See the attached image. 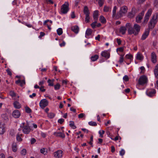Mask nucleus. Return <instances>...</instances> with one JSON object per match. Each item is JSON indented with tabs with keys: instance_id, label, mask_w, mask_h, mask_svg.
<instances>
[{
	"instance_id": "1",
	"label": "nucleus",
	"mask_w": 158,
	"mask_h": 158,
	"mask_svg": "<svg viewBox=\"0 0 158 158\" xmlns=\"http://www.w3.org/2000/svg\"><path fill=\"white\" fill-rule=\"evenodd\" d=\"M126 27L128 29V32L129 34H134L135 35H137L138 34L141 28L140 26L136 24H134L133 27L130 23H127Z\"/></svg>"
},
{
	"instance_id": "2",
	"label": "nucleus",
	"mask_w": 158,
	"mask_h": 158,
	"mask_svg": "<svg viewBox=\"0 0 158 158\" xmlns=\"http://www.w3.org/2000/svg\"><path fill=\"white\" fill-rule=\"evenodd\" d=\"M158 18V14L157 13L155 14L149 24V27L150 29H152L154 28L157 21Z\"/></svg>"
},
{
	"instance_id": "3",
	"label": "nucleus",
	"mask_w": 158,
	"mask_h": 158,
	"mask_svg": "<svg viewBox=\"0 0 158 158\" xmlns=\"http://www.w3.org/2000/svg\"><path fill=\"white\" fill-rule=\"evenodd\" d=\"M24 123H23L20 125V128L18 130L20 131L22 130L23 133L24 134H28L31 131V129L28 125H25Z\"/></svg>"
},
{
	"instance_id": "4",
	"label": "nucleus",
	"mask_w": 158,
	"mask_h": 158,
	"mask_svg": "<svg viewBox=\"0 0 158 158\" xmlns=\"http://www.w3.org/2000/svg\"><path fill=\"white\" fill-rule=\"evenodd\" d=\"M127 7L126 6L121 7L119 11L117 13V18H120L123 16L127 11Z\"/></svg>"
},
{
	"instance_id": "5",
	"label": "nucleus",
	"mask_w": 158,
	"mask_h": 158,
	"mask_svg": "<svg viewBox=\"0 0 158 158\" xmlns=\"http://www.w3.org/2000/svg\"><path fill=\"white\" fill-rule=\"evenodd\" d=\"M83 12L84 14L85 15V21L87 22H89L90 17L89 14L90 12L87 6H85L84 7Z\"/></svg>"
},
{
	"instance_id": "6",
	"label": "nucleus",
	"mask_w": 158,
	"mask_h": 158,
	"mask_svg": "<svg viewBox=\"0 0 158 158\" xmlns=\"http://www.w3.org/2000/svg\"><path fill=\"white\" fill-rule=\"evenodd\" d=\"M69 10V4L68 3L66 2L61 6V12L62 14H65L67 13Z\"/></svg>"
},
{
	"instance_id": "7",
	"label": "nucleus",
	"mask_w": 158,
	"mask_h": 158,
	"mask_svg": "<svg viewBox=\"0 0 158 158\" xmlns=\"http://www.w3.org/2000/svg\"><path fill=\"white\" fill-rule=\"evenodd\" d=\"M138 81L139 85H143L147 83V78L145 76H142L139 78Z\"/></svg>"
},
{
	"instance_id": "8",
	"label": "nucleus",
	"mask_w": 158,
	"mask_h": 158,
	"mask_svg": "<svg viewBox=\"0 0 158 158\" xmlns=\"http://www.w3.org/2000/svg\"><path fill=\"white\" fill-rule=\"evenodd\" d=\"M156 93V91L154 89H148L146 92V94L149 97L154 96Z\"/></svg>"
},
{
	"instance_id": "9",
	"label": "nucleus",
	"mask_w": 158,
	"mask_h": 158,
	"mask_svg": "<svg viewBox=\"0 0 158 158\" xmlns=\"http://www.w3.org/2000/svg\"><path fill=\"white\" fill-rule=\"evenodd\" d=\"M63 152L61 150H58L53 153L54 156L56 158H61L62 156Z\"/></svg>"
},
{
	"instance_id": "10",
	"label": "nucleus",
	"mask_w": 158,
	"mask_h": 158,
	"mask_svg": "<svg viewBox=\"0 0 158 158\" xmlns=\"http://www.w3.org/2000/svg\"><path fill=\"white\" fill-rule=\"evenodd\" d=\"M39 104L42 108H44L48 105V102L46 99H44L40 101Z\"/></svg>"
},
{
	"instance_id": "11",
	"label": "nucleus",
	"mask_w": 158,
	"mask_h": 158,
	"mask_svg": "<svg viewBox=\"0 0 158 158\" xmlns=\"http://www.w3.org/2000/svg\"><path fill=\"white\" fill-rule=\"evenodd\" d=\"M144 14V11L143 10L136 17V20L137 23H140L141 22V20L143 18Z\"/></svg>"
},
{
	"instance_id": "12",
	"label": "nucleus",
	"mask_w": 158,
	"mask_h": 158,
	"mask_svg": "<svg viewBox=\"0 0 158 158\" xmlns=\"http://www.w3.org/2000/svg\"><path fill=\"white\" fill-rule=\"evenodd\" d=\"M102 56L106 59H108L110 56V53L107 50H105L102 52Z\"/></svg>"
},
{
	"instance_id": "13",
	"label": "nucleus",
	"mask_w": 158,
	"mask_h": 158,
	"mask_svg": "<svg viewBox=\"0 0 158 158\" xmlns=\"http://www.w3.org/2000/svg\"><path fill=\"white\" fill-rule=\"evenodd\" d=\"M21 115L20 111L18 110H14L12 113V115L15 118H19Z\"/></svg>"
},
{
	"instance_id": "14",
	"label": "nucleus",
	"mask_w": 158,
	"mask_h": 158,
	"mask_svg": "<svg viewBox=\"0 0 158 158\" xmlns=\"http://www.w3.org/2000/svg\"><path fill=\"white\" fill-rule=\"evenodd\" d=\"M151 59L152 62L153 63H155L156 61V56L154 52L151 53Z\"/></svg>"
},
{
	"instance_id": "15",
	"label": "nucleus",
	"mask_w": 158,
	"mask_h": 158,
	"mask_svg": "<svg viewBox=\"0 0 158 158\" xmlns=\"http://www.w3.org/2000/svg\"><path fill=\"white\" fill-rule=\"evenodd\" d=\"M149 31L148 30L146 31L142 36L141 39L142 40H145L149 34Z\"/></svg>"
},
{
	"instance_id": "16",
	"label": "nucleus",
	"mask_w": 158,
	"mask_h": 158,
	"mask_svg": "<svg viewBox=\"0 0 158 158\" xmlns=\"http://www.w3.org/2000/svg\"><path fill=\"white\" fill-rule=\"evenodd\" d=\"M53 134L56 136L62 138H64L65 137L64 134L62 132H55Z\"/></svg>"
},
{
	"instance_id": "17",
	"label": "nucleus",
	"mask_w": 158,
	"mask_h": 158,
	"mask_svg": "<svg viewBox=\"0 0 158 158\" xmlns=\"http://www.w3.org/2000/svg\"><path fill=\"white\" fill-rule=\"evenodd\" d=\"M5 132L4 125L2 123H0V134H3Z\"/></svg>"
},
{
	"instance_id": "18",
	"label": "nucleus",
	"mask_w": 158,
	"mask_h": 158,
	"mask_svg": "<svg viewBox=\"0 0 158 158\" xmlns=\"http://www.w3.org/2000/svg\"><path fill=\"white\" fill-rule=\"evenodd\" d=\"M71 29L76 34H77L79 31V28L77 26H74L72 27Z\"/></svg>"
},
{
	"instance_id": "19",
	"label": "nucleus",
	"mask_w": 158,
	"mask_h": 158,
	"mask_svg": "<svg viewBox=\"0 0 158 158\" xmlns=\"http://www.w3.org/2000/svg\"><path fill=\"white\" fill-rule=\"evenodd\" d=\"M117 8L116 6H114V7L112 11V16L113 17H114L116 19H118L119 18H117V14L116 15V11L117 10Z\"/></svg>"
},
{
	"instance_id": "20",
	"label": "nucleus",
	"mask_w": 158,
	"mask_h": 158,
	"mask_svg": "<svg viewBox=\"0 0 158 158\" xmlns=\"http://www.w3.org/2000/svg\"><path fill=\"white\" fill-rule=\"evenodd\" d=\"M14 107L16 109H19L21 107V105L17 101H15L13 103Z\"/></svg>"
},
{
	"instance_id": "21",
	"label": "nucleus",
	"mask_w": 158,
	"mask_h": 158,
	"mask_svg": "<svg viewBox=\"0 0 158 158\" xmlns=\"http://www.w3.org/2000/svg\"><path fill=\"white\" fill-rule=\"evenodd\" d=\"M98 11L97 10L95 11L93 14V17L95 21H97V20L98 17Z\"/></svg>"
},
{
	"instance_id": "22",
	"label": "nucleus",
	"mask_w": 158,
	"mask_h": 158,
	"mask_svg": "<svg viewBox=\"0 0 158 158\" xmlns=\"http://www.w3.org/2000/svg\"><path fill=\"white\" fill-rule=\"evenodd\" d=\"M136 58L137 60H141L143 59V57L142 55L139 52H138L137 54Z\"/></svg>"
},
{
	"instance_id": "23",
	"label": "nucleus",
	"mask_w": 158,
	"mask_h": 158,
	"mask_svg": "<svg viewBox=\"0 0 158 158\" xmlns=\"http://www.w3.org/2000/svg\"><path fill=\"white\" fill-rule=\"evenodd\" d=\"M92 33V30L90 29H88L85 32V36L86 38H87V36L91 35Z\"/></svg>"
},
{
	"instance_id": "24",
	"label": "nucleus",
	"mask_w": 158,
	"mask_h": 158,
	"mask_svg": "<svg viewBox=\"0 0 158 158\" xmlns=\"http://www.w3.org/2000/svg\"><path fill=\"white\" fill-rule=\"evenodd\" d=\"M99 58V56L98 55H95L94 56H92L91 57V60L92 61H95L97 60Z\"/></svg>"
},
{
	"instance_id": "25",
	"label": "nucleus",
	"mask_w": 158,
	"mask_h": 158,
	"mask_svg": "<svg viewBox=\"0 0 158 158\" xmlns=\"http://www.w3.org/2000/svg\"><path fill=\"white\" fill-rule=\"evenodd\" d=\"M127 29L124 27H122L120 29V32L122 34H124L125 33Z\"/></svg>"
},
{
	"instance_id": "26",
	"label": "nucleus",
	"mask_w": 158,
	"mask_h": 158,
	"mask_svg": "<svg viewBox=\"0 0 158 158\" xmlns=\"http://www.w3.org/2000/svg\"><path fill=\"white\" fill-rule=\"evenodd\" d=\"M54 81V80H50L48 79V85L50 86H53V82Z\"/></svg>"
},
{
	"instance_id": "27",
	"label": "nucleus",
	"mask_w": 158,
	"mask_h": 158,
	"mask_svg": "<svg viewBox=\"0 0 158 158\" xmlns=\"http://www.w3.org/2000/svg\"><path fill=\"white\" fill-rule=\"evenodd\" d=\"M69 125L73 129H75L76 128V126L74 125V123L73 121H70L69 122Z\"/></svg>"
},
{
	"instance_id": "28",
	"label": "nucleus",
	"mask_w": 158,
	"mask_h": 158,
	"mask_svg": "<svg viewBox=\"0 0 158 158\" xmlns=\"http://www.w3.org/2000/svg\"><path fill=\"white\" fill-rule=\"evenodd\" d=\"M100 20L102 23H105L106 22L105 18L102 16H100Z\"/></svg>"
},
{
	"instance_id": "29",
	"label": "nucleus",
	"mask_w": 158,
	"mask_h": 158,
	"mask_svg": "<svg viewBox=\"0 0 158 158\" xmlns=\"http://www.w3.org/2000/svg\"><path fill=\"white\" fill-rule=\"evenodd\" d=\"M120 57L119 58V62L120 63H122L123 61V57L124 56V54H121L120 55Z\"/></svg>"
},
{
	"instance_id": "30",
	"label": "nucleus",
	"mask_w": 158,
	"mask_h": 158,
	"mask_svg": "<svg viewBox=\"0 0 158 158\" xmlns=\"http://www.w3.org/2000/svg\"><path fill=\"white\" fill-rule=\"evenodd\" d=\"M103 10L105 12H108L111 10V8L105 6H104Z\"/></svg>"
},
{
	"instance_id": "31",
	"label": "nucleus",
	"mask_w": 158,
	"mask_h": 158,
	"mask_svg": "<svg viewBox=\"0 0 158 158\" xmlns=\"http://www.w3.org/2000/svg\"><path fill=\"white\" fill-rule=\"evenodd\" d=\"M56 31L58 35H61L63 33L62 29L61 28H59Z\"/></svg>"
},
{
	"instance_id": "32",
	"label": "nucleus",
	"mask_w": 158,
	"mask_h": 158,
	"mask_svg": "<svg viewBox=\"0 0 158 158\" xmlns=\"http://www.w3.org/2000/svg\"><path fill=\"white\" fill-rule=\"evenodd\" d=\"M152 9H150L148 10L147 12L146 13L145 15L149 17L152 13Z\"/></svg>"
},
{
	"instance_id": "33",
	"label": "nucleus",
	"mask_w": 158,
	"mask_h": 158,
	"mask_svg": "<svg viewBox=\"0 0 158 158\" xmlns=\"http://www.w3.org/2000/svg\"><path fill=\"white\" fill-rule=\"evenodd\" d=\"M48 115L49 118H53L54 117L55 114L54 113L51 112L48 113Z\"/></svg>"
},
{
	"instance_id": "34",
	"label": "nucleus",
	"mask_w": 158,
	"mask_h": 158,
	"mask_svg": "<svg viewBox=\"0 0 158 158\" xmlns=\"http://www.w3.org/2000/svg\"><path fill=\"white\" fill-rule=\"evenodd\" d=\"M149 17L148 16L145 15L143 23L144 24L146 23L149 19Z\"/></svg>"
},
{
	"instance_id": "35",
	"label": "nucleus",
	"mask_w": 158,
	"mask_h": 158,
	"mask_svg": "<svg viewBox=\"0 0 158 158\" xmlns=\"http://www.w3.org/2000/svg\"><path fill=\"white\" fill-rule=\"evenodd\" d=\"M91 126H96L97 125V124L95 122L91 121L88 123Z\"/></svg>"
},
{
	"instance_id": "36",
	"label": "nucleus",
	"mask_w": 158,
	"mask_h": 158,
	"mask_svg": "<svg viewBox=\"0 0 158 158\" xmlns=\"http://www.w3.org/2000/svg\"><path fill=\"white\" fill-rule=\"evenodd\" d=\"M105 133V131L103 130H100L99 131V133L100 134V137L102 138L103 137V135Z\"/></svg>"
},
{
	"instance_id": "37",
	"label": "nucleus",
	"mask_w": 158,
	"mask_h": 158,
	"mask_svg": "<svg viewBox=\"0 0 158 158\" xmlns=\"http://www.w3.org/2000/svg\"><path fill=\"white\" fill-rule=\"evenodd\" d=\"M10 95L12 97H15L16 96V94L13 91H11L10 92Z\"/></svg>"
},
{
	"instance_id": "38",
	"label": "nucleus",
	"mask_w": 158,
	"mask_h": 158,
	"mask_svg": "<svg viewBox=\"0 0 158 158\" xmlns=\"http://www.w3.org/2000/svg\"><path fill=\"white\" fill-rule=\"evenodd\" d=\"M25 111L27 113H30L31 112V110L27 106L26 107Z\"/></svg>"
},
{
	"instance_id": "39",
	"label": "nucleus",
	"mask_w": 158,
	"mask_h": 158,
	"mask_svg": "<svg viewBox=\"0 0 158 158\" xmlns=\"http://www.w3.org/2000/svg\"><path fill=\"white\" fill-rule=\"evenodd\" d=\"M60 85L59 83H57L56 85H54V89L56 90H57L60 89Z\"/></svg>"
},
{
	"instance_id": "40",
	"label": "nucleus",
	"mask_w": 158,
	"mask_h": 158,
	"mask_svg": "<svg viewBox=\"0 0 158 158\" xmlns=\"http://www.w3.org/2000/svg\"><path fill=\"white\" fill-rule=\"evenodd\" d=\"M12 151L15 152L17 151V146L15 144H13L12 146Z\"/></svg>"
},
{
	"instance_id": "41",
	"label": "nucleus",
	"mask_w": 158,
	"mask_h": 158,
	"mask_svg": "<svg viewBox=\"0 0 158 158\" xmlns=\"http://www.w3.org/2000/svg\"><path fill=\"white\" fill-rule=\"evenodd\" d=\"M125 57L127 59H130V60H131L132 58V56L130 55V54H127L126 56Z\"/></svg>"
},
{
	"instance_id": "42",
	"label": "nucleus",
	"mask_w": 158,
	"mask_h": 158,
	"mask_svg": "<svg viewBox=\"0 0 158 158\" xmlns=\"http://www.w3.org/2000/svg\"><path fill=\"white\" fill-rule=\"evenodd\" d=\"M40 152L44 155H46L47 153V152L45 151V149L44 148H41L40 150Z\"/></svg>"
},
{
	"instance_id": "43",
	"label": "nucleus",
	"mask_w": 158,
	"mask_h": 158,
	"mask_svg": "<svg viewBox=\"0 0 158 158\" xmlns=\"http://www.w3.org/2000/svg\"><path fill=\"white\" fill-rule=\"evenodd\" d=\"M125 153V151L123 149H122L119 152V154L120 155L123 156L124 155Z\"/></svg>"
},
{
	"instance_id": "44",
	"label": "nucleus",
	"mask_w": 158,
	"mask_h": 158,
	"mask_svg": "<svg viewBox=\"0 0 158 158\" xmlns=\"http://www.w3.org/2000/svg\"><path fill=\"white\" fill-rule=\"evenodd\" d=\"M27 153L26 150L25 149H23L21 152V153L22 155H24L26 154Z\"/></svg>"
},
{
	"instance_id": "45",
	"label": "nucleus",
	"mask_w": 158,
	"mask_h": 158,
	"mask_svg": "<svg viewBox=\"0 0 158 158\" xmlns=\"http://www.w3.org/2000/svg\"><path fill=\"white\" fill-rule=\"evenodd\" d=\"M154 5L155 7L158 8V0H155Z\"/></svg>"
},
{
	"instance_id": "46",
	"label": "nucleus",
	"mask_w": 158,
	"mask_h": 158,
	"mask_svg": "<svg viewBox=\"0 0 158 158\" xmlns=\"http://www.w3.org/2000/svg\"><path fill=\"white\" fill-rule=\"evenodd\" d=\"M16 139L17 141H22V139L21 138L19 135V134H18L17 135Z\"/></svg>"
},
{
	"instance_id": "47",
	"label": "nucleus",
	"mask_w": 158,
	"mask_h": 158,
	"mask_svg": "<svg viewBox=\"0 0 158 158\" xmlns=\"http://www.w3.org/2000/svg\"><path fill=\"white\" fill-rule=\"evenodd\" d=\"M123 81H128L129 80V78L128 76L127 75H125L123 77Z\"/></svg>"
},
{
	"instance_id": "48",
	"label": "nucleus",
	"mask_w": 158,
	"mask_h": 158,
	"mask_svg": "<svg viewBox=\"0 0 158 158\" xmlns=\"http://www.w3.org/2000/svg\"><path fill=\"white\" fill-rule=\"evenodd\" d=\"M154 71L155 77L158 79V70L154 69Z\"/></svg>"
},
{
	"instance_id": "49",
	"label": "nucleus",
	"mask_w": 158,
	"mask_h": 158,
	"mask_svg": "<svg viewBox=\"0 0 158 158\" xmlns=\"http://www.w3.org/2000/svg\"><path fill=\"white\" fill-rule=\"evenodd\" d=\"M104 0H99L98 3L100 6H102L103 4Z\"/></svg>"
},
{
	"instance_id": "50",
	"label": "nucleus",
	"mask_w": 158,
	"mask_h": 158,
	"mask_svg": "<svg viewBox=\"0 0 158 158\" xmlns=\"http://www.w3.org/2000/svg\"><path fill=\"white\" fill-rule=\"evenodd\" d=\"M93 136L92 135L90 137V141L89 142V143L90 144V145H91L92 147H93Z\"/></svg>"
},
{
	"instance_id": "51",
	"label": "nucleus",
	"mask_w": 158,
	"mask_h": 158,
	"mask_svg": "<svg viewBox=\"0 0 158 158\" xmlns=\"http://www.w3.org/2000/svg\"><path fill=\"white\" fill-rule=\"evenodd\" d=\"M134 14L132 12H129L128 14V16L130 18H131L133 17Z\"/></svg>"
},
{
	"instance_id": "52",
	"label": "nucleus",
	"mask_w": 158,
	"mask_h": 158,
	"mask_svg": "<svg viewBox=\"0 0 158 158\" xmlns=\"http://www.w3.org/2000/svg\"><path fill=\"white\" fill-rule=\"evenodd\" d=\"M25 80H23L21 81V82H20V85L21 86H23L24 85H25Z\"/></svg>"
},
{
	"instance_id": "53",
	"label": "nucleus",
	"mask_w": 158,
	"mask_h": 158,
	"mask_svg": "<svg viewBox=\"0 0 158 158\" xmlns=\"http://www.w3.org/2000/svg\"><path fill=\"white\" fill-rule=\"evenodd\" d=\"M96 21H95L93 23L91 24V26H92V28H94L95 27L96 23Z\"/></svg>"
},
{
	"instance_id": "54",
	"label": "nucleus",
	"mask_w": 158,
	"mask_h": 158,
	"mask_svg": "<svg viewBox=\"0 0 158 158\" xmlns=\"http://www.w3.org/2000/svg\"><path fill=\"white\" fill-rule=\"evenodd\" d=\"M85 116V114L84 113H81L78 115V117L79 118H83Z\"/></svg>"
},
{
	"instance_id": "55",
	"label": "nucleus",
	"mask_w": 158,
	"mask_h": 158,
	"mask_svg": "<svg viewBox=\"0 0 158 158\" xmlns=\"http://www.w3.org/2000/svg\"><path fill=\"white\" fill-rule=\"evenodd\" d=\"M48 22H50V23H51V24H52V21L51 20H45L44 22V25H46V23Z\"/></svg>"
},
{
	"instance_id": "56",
	"label": "nucleus",
	"mask_w": 158,
	"mask_h": 158,
	"mask_svg": "<svg viewBox=\"0 0 158 158\" xmlns=\"http://www.w3.org/2000/svg\"><path fill=\"white\" fill-rule=\"evenodd\" d=\"M44 82L45 81L44 80H42L39 82V84L40 86H43L42 85L44 84Z\"/></svg>"
},
{
	"instance_id": "57",
	"label": "nucleus",
	"mask_w": 158,
	"mask_h": 158,
	"mask_svg": "<svg viewBox=\"0 0 158 158\" xmlns=\"http://www.w3.org/2000/svg\"><path fill=\"white\" fill-rule=\"evenodd\" d=\"M64 121V120L63 118H61L60 119H59L58 121V123L62 124Z\"/></svg>"
},
{
	"instance_id": "58",
	"label": "nucleus",
	"mask_w": 158,
	"mask_h": 158,
	"mask_svg": "<svg viewBox=\"0 0 158 158\" xmlns=\"http://www.w3.org/2000/svg\"><path fill=\"white\" fill-rule=\"evenodd\" d=\"M65 44V43L64 41H63L62 43L60 44V45L61 47L64 46Z\"/></svg>"
},
{
	"instance_id": "59",
	"label": "nucleus",
	"mask_w": 158,
	"mask_h": 158,
	"mask_svg": "<svg viewBox=\"0 0 158 158\" xmlns=\"http://www.w3.org/2000/svg\"><path fill=\"white\" fill-rule=\"evenodd\" d=\"M41 135L44 138L46 136V134L43 132H41Z\"/></svg>"
},
{
	"instance_id": "60",
	"label": "nucleus",
	"mask_w": 158,
	"mask_h": 158,
	"mask_svg": "<svg viewBox=\"0 0 158 158\" xmlns=\"http://www.w3.org/2000/svg\"><path fill=\"white\" fill-rule=\"evenodd\" d=\"M117 41L118 44V45H120L121 44V41L119 39L117 38L116 39Z\"/></svg>"
},
{
	"instance_id": "61",
	"label": "nucleus",
	"mask_w": 158,
	"mask_h": 158,
	"mask_svg": "<svg viewBox=\"0 0 158 158\" xmlns=\"http://www.w3.org/2000/svg\"><path fill=\"white\" fill-rule=\"evenodd\" d=\"M117 50L120 52H123V47H120L117 48Z\"/></svg>"
},
{
	"instance_id": "62",
	"label": "nucleus",
	"mask_w": 158,
	"mask_h": 158,
	"mask_svg": "<svg viewBox=\"0 0 158 158\" xmlns=\"http://www.w3.org/2000/svg\"><path fill=\"white\" fill-rule=\"evenodd\" d=\"M36 141V140L34 138H32L31 139V143L32 144Z\"/></svg>"
},
{
	"instance_id": "63",
	"label": "nucleus",
	"mask_w": 158,
	"mask_h": 158,
	"mask_svg": "<svg viewBox=\"0 0 158 158\" xmlns=\"http://www.w3.org/2000/svg\"><path fill=\"white\" fill-rule=\"evenodd\" d=\"M36 94L35 93H33L32 95H30L29 97L31 98H33L34 97H35L36 96Z\"/></svg>"
},
{
	"instance_id": "64",
	"label": "nucleus",
	"mask_w": 158,
	"mask_h": 158,
	"mask_svg": "<svg viewBox=\"0 0 158 158\" xmlns=\"http://www.w3.org/2000/svg\"><path fill=\"white\" fill-rule=\"evenodd\" d=\"M43 86H41L40 88V90L42 92H44L45 91V89H44Z\"/></svg>"
}]
</instances>
